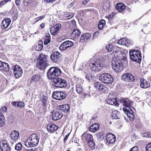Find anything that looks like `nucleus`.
Masks as SVG:
<instances>
[{
    "label": "nucleus",
    "mask_w": 151,
    "mask_h": 151,
    "mask_svg": "<svg viewBox=\"0 0 151 151\" xmlns=\"http://www.w3.org/2000/svg\"><path fill=\"white\" fill-rule=\"evenodd\" d=\"M104 60H101L96 61L91 60L89 62V67L92 71L97 73L104 68Z\"/></svg>",
    "instance_id": "1"
},
{
    "label": "nucleus",
    "mask_w": 151,
    "mask_h": 151,
    "mask_svg": "<svg viewBox=\"0 0 151 151\" xmlns=\"http://www.w3.org/2000/svg\"><path fill=\"white\" fill-rule=\"evenodd\" d=\"M39 141V139L37 134L34 133L31 134L27 140L25 141L24 144L27 147H35L37 145Z\"/></svg>",
    "instance_id": "2"
},
{
    "label": "nucleus",
    "mask_w": 151,
    "mask_h": 151,
    "mask_svg": "<svg viewBox=\"0 0 151 151\" xmlns=\"http://www.w3.org/2000/svg\"><path fill=\"white\" fill-rule=\"evenodd\" d=\"M61 73V70L55 67L50 68L48 70L47 73V76L48 78L54 81L55 79H57Z\"/></svg>",
    "instance_id": "3"
},
{
    "label": "nucleus",
    "mask_w": 151,
    "mask_h": 151,
    "mask_svg": "<svg viewBox=\"0 0 151 151\" xmlns=\"http://www.w3.org/2000/svg\"><path fill=\"white\" fill-rule=\"evenodd\" d=\"M81 137L83 141H86L87 142L89 147L93 148H94L95 143L92 135L87 133L84 132L82 135Z\"/></svg>",
    "instance_id": "4"
},
{
    "label": "nucleus",
    "mask_w": 151,
    "mask_h": 151,
    "mask_svg": "<svg viewBox=\"0 0 151 151\" xmlns=\"http://www.w3.org/2000/svg\"><path fill=\"white\" fill-rule=\"evenodd\" d=\"M130 57L133 61L139 63L142 59L141 53L138 50H132L129 51Z\"/></svg>",
    "instance_id": "5"
},
{
    "label": "nucleus",
    "mask_w": 151,
    "mask_h": 151,
    "mask_svg": "<svg viewBox=\"0 0 151 151\" xmlns=\"http://www.w3.org/2000/svg\"><path fill=\"white\" fill-rule=\"evenodd\" d=\"M99 79L101 81L106 84L111 83L113 81V77L109 74L107 73L101 74L99 77Z\"/></svg>",
    "instance_id": "6"
},
{
    "label": "nucleus",
    "mask_w": 151,
    "mask_h": 151,
    "mask_svg": "<svg viewBox=\"0 0 151 151\" xmlns=\"http://www.w3.org/2000/svg\"><path fill=\"white\" fill-rule=\"evenodd\" d=\"M112 66L116 72H121L123 69L122 64L120 60H113L112 61Z\"/></svg>",
    "instance_id": "7"
},
{
    "label": "nucleus",
    "mask_w": 151,
    "mask_h": 151,
    "mask_svg": "<svg viewBox=\"0 0 151 151\" xmlns=\"http://www.w3.org/2000/svg\"><path fill=\"white\" fill-rule=\"evenodd\" d=\"M53 82L54 83L55 86L57 88H65L67 85L66 81L60 78H57V79H55Z\"/></svg>",
    "instance_id": "8"
},
{
    "label": "nucleus",
    "mask_w": 151,
    "mask_h": 151,
    "mask_svg": "<svg viewBox=\"0 0 151 151\" xmlns=\"http://www.w3.org/2000/svg\"><path fill=\"white\" fill-rule=\"evenodd\" d=\"M53 98L56 100H61L65 99L67 96L66 93L65 92L55 91L53 93Z\"/></svg>",
    "instance_id": "9"
},
{
    "label": "nucleus",
    "mask_w": 151,
    "mask_h": 151,
    "mask_svg": "<svg viewBox=\"0 0 151 151\" xmlns=\"http://www.w3.org/2000/svg\"><path fill=\"white\" fill-rule=\"evenodd\" d=\"M12 69L13 70V74L16 78H18L22 76L23 73V70L18 65H16L14 66Z\"/></svg>",
    "instance_id": "10"
},
{
    "label": "nucleus",
    "mask_w": 151,
    "mask_h": 151,
    "mask_svg": "<svg viewBox=\"0 0 151 151\" xmlns=\"http://www.w3.org/2000/svg\"><path fill=\"white\" fill-rule=\"evenodd\" d=\"M119 101L126 108L129 109L131 107H132L133 102L132 100L129 99H128L121 98L120 99Z\"/></svg>",
    "instance_id": "11"
},
{
    "label": "nucleus",
    "mask_w": 151,
    "mask_h": 151,
    "mask_svg": "<svg viewBox=\"0 0 151 151\" xmlns=\"http://www.w3.org/2000/svg\"><path fill=\"white\" fill-rule=\"evenodd\" d=\"M121 79L127 82H132L134 80V77L130 73L123 74L122 76Z\"/></svg>",
    "instance_id": "12"
},
{
    "label": "nucleus",
    "mask_w": 151,
    "mask_h": 151,
    "mask_svg": "<svg viewBox=\"0 0 151 151\" xmlns=\"http://www.w3.org/2000/svg\"><path fill=\"white\" fill-rule=\"evenodd\" d=\"M73 45V43L70 41H66L62 43L59 47L61 50H64L68 47H72Z\"/></svg>",
    "instance_id": "13"
},
{
    "label": "nucleus",
    "mask_w": 151,
    "mask_h": 151,
    "mask_svg": "<svg viewBox=\"0 0 151 151\" xmlns=\"http://www.w3.org/2000/svg\"><path fill=\"white\" fill-rule=\"evenodd\" d=\"M0 149L2 151H10L11 147L7 142L3 141L0 143Z\"/></svg>",
    "instance_id": "14"
},
{
    "label": "nucleus",
    "mask_w": 151,
    "mask_h": 151,
    "mask_svg": "<svg viewBox=\"0 0 151 151\" xmlns=\"http://www.w3.org/2000/svg\"><path fill=\"white\" fill-rule=\"evenodd\" d=\"M123 110L130 120H133L134 117V115L131 108L129 109H127L125 107H123Z\"/></svg>",
    "instance_id": "15"
},
{
    "label": "nucleus",
    "mask_w": 151,
    "mask_h": 151,
    "mask_svg": "<svg viewBox=\"0 0 151 151\" xmlns=\"http://www.w3.org/2000/svg\"><path fill=\"white\" fill-rule=\"evenodd\" d=\"M107 143L111 144L114 143L116 140L115 136L111 133L107 134L106 135Z\"/></svg>",
    "instance_id": "16"
},
{
    "label": "nucleus",
    "mask_w": 151,
    "mask_h": 151,
    "mask_svg": "<svg viewBox=\"0 0 151 151\" xmlns=\"http://www.w3.org/2000/svg\"><path fill=\"white\" fill-rule=\"evenodd\" d=\"M61 56V54L58 51L53 52L50 55L51 60L54 62H57L60 59Z\"/></svg>",
    "instance_id": "17"
},
{
    "label": "nucleus",
    "mask_w": 151,
    "mask_h": 151,
    "mask_svg": "<svg viewBox=\"0 0 151 151\" xmlns=\"http://www.w3.org/2000/svg\"><path fill=\"white\" fill-rule=\"evenodd\" d=\"M61 27L60 24H58L52 27L50 29V32L52 35H55L58 34V31Z\"/></svg>",
    "instance_id": "18"
},
{
    "label": "nucleus",
    "mask_w": 151,
    "mask_h": 151,
    "mask_svg": "<svg viewBox=\"0 0 151 151\" xmlns=\"http://www.w3.org/2000/svg\"><path fill=\"white\" fill-rule=\"evenodd\" d=\"M58 128V126L52 123H50L47 125V130L50 133L53 132L57 130Z\"/></svg>",
    "instance_id": "19"
},
{
    "label": "nucleus",
    "mask_w": 151,
    "mask_h": 151,
    "mask_svg": "<svg viewBox=\"0 0 151 151\" xmlns=\"http://www.w3.org/2000/svg\"><path fill=\"white\" fill-rule=\"evenodd\" d=\"M95 88L98 89L99 91H101L103 92H105L106 90V88L101 83L96 82L94 83Z\"/></svg>",
    "instance_id": "20"
},
{
    "label": "nucleus",
    "mask_w": 151,
    "mask_h": 151,
    "mask_svg": "<svg viewBox=\"0 0 151 151\" xmlns=\"http://www.w3.org/2000/svg\"><path fill=\"white\" fill-rule=\"evenodd\" d=\"M140 87L142 88H149L150 86V83L146 80L143 78L140 79Z\"/></svg>",
    "instance_id": "21"
},
{
    "label": "nucleus",
    "mask_w": 151,
    "mask_h": 151,
    "mask_svg": "<svg viewBox=\"0 0 151 151\" xmlns=\"http://www.w3.org/2000/svg\"><path fill=\"white\" fill-rule=\"evenodd\" d=\"M76 91L78 94H81L84 93L85 95H88L90 96V93L89 92L87 93L86 92L84 93V91L83 89V86L78 83L76 85Z\"/></svg>",
    "instance_id": "22"
},
{
    "label": "nucleus",
    "mask_w": 151,
    "mask_h": 151,
    "mask_svg": "<svg viewBox=\"0 0 151 151\" xmlns=\"http://www.w3.org/2000/svg\"><path fill=\"white\" fill-rule=\"evenodd\" d=\"M48 65L47 62L37 61L36 63L37 67L40 70H45Z\"/></svg>",
    "instance_id": "23"
},
{
    "label": "nucleus",
    "mask_w": 151,
    "mask_h": 151,
    "mask_svg": "<svg viewBox=\"0 0 151 151\" xmlns=\"http://www.w3.org/2000/svg\"><path fill=\"white\" fill-rule=\"evenodd\" d=\"M63 116L60 112L55 111L53 112L52 119L54 120H57L62 118Z\"/></svg>",
    "instance_id": "24"
},
{
    "label": "nucleus",
    "mask_w": 151,
    "mask_h": 151,
    "mask_svg": "<svg viewBox=\"0 0 151 151\" xmlns=\"http://www.w3.org/2000/svg\"><path fill=\"white\" fill-rule=\"evenodd\" d=\"M41 76L38 73H33L32 74L30 81V83H32L34 82H36L41 78Z\"/></svg>",
    "instance_id": "25"
},
{
    "label": "nucleus",
    "mask_w": 151,
    "mask_h": 151,
    "mask_svg": "<svg viewBox=\"0 0 151 151\" xmlns=\"http://www.w3.org/2000/svg\"><path fill=\"white\" fill-rule=\"evenodd\" d=\"M11 22L9 18L5 19L2 22L1 27L2 29H5L7 28L10 25Z\"/></svg>",
    "instance_id": "26"
},
{
    "label": "nucleus",
    "mask_w": 151,
    "mask_h": 151,
    "mask_svg": "<svg viewBox=\"0 0 151 151\" xmlns=\"http://www.w3.org/2000/svg\"><path fill=\"white\" fill-rule=\"evenodd\" d=\"M19 133L17 131L14 130L10 134V138L13 140H17L19 137Z\"/></svg>",
    "instance_id": "27"
},
{
    "label": "nucleus",
    "mask_w": 151,
    "mask_h": 151,
    "mask_svg": "<svg viewBox=\"0 0 151 151\" xmlns=\"http://www.w3.org/2000/svg\"><path fill=\"white\" fill-rule=\"evenodd\" d=\"M99 124L98 123H95L92 125L89 128L90 131L94 133L96 132L99 129Z\"/></svg>",
    "instance_id": "28"
},
{
    "label": "nucleus",
    "mask_w": 151,
    "mask_h": 151,
    "mask_svg": "<svg viewBox=\"0 0 151 151\" xmlns=\"http://www.w3.org/2000/svg\"><path fill=\"white\" fill-rule=\"evenodd\" d=\"M58 109L64 112H67L69 110V106L68 104L60 105L58 106Z\"/></svg>",
    "instance_id": "29"
},
{
    "label": "nucleus",
    "mask_w": 151,
    "mask_h": 151,
    "mask_svg": "<svg viewBox=\"0 0 151 151\" xmlns=\"http://www.w3.org/2000/svg\"><path fill=\"white\" fill-rule=\"evenodd\" d=\"M11 104L12 106L20 108H22L24 106V103L23 101H12Z\"/></svg>",
    "instance_id": "30"
},
{
    "label": "nucleus",
    "mask_w": 151,
    "mask_h": 151,
    "mask_svg": "<svg viewBox=\"0 0 151 151\" xmlns=\"http://www.w3.org/2000/svg\"><path fill=\"white\" fill-rule=\"evenodd\" d=\"M107 103L111 105L118 106L119 104L116 98L109 99L107 101Z\"/></svg>",
    "instance_id": "31"
},
{
    "label": "nucleus",
    "mask_w": 151,
    "mask_h": 151,
    "mask_svg": "<svg viewBox=\"0 0 151 151\" xmlns=\"http://www.w3.org/2000/svg\"><path fill=\"white\" fill-rule=\"evenodd\" d=\"M37 61L47 62V56L42 53L40 54L38 57Z\"/></svg>",
    "instance_id": "32"
},
{
    "label": "nucleus",
    "mask_w": 151,
    "mask_h": 151,
    "mask_svg": "<svg viewBox=\"0 0 151 151\" xmlns=\"http://www.w3.org/2000/svg\"><path fill=\"white\" fill-rule=\"evenodd\" d=\"M117 48L118 49H115V50H113L114 52H113V53L114 54V56L115 57L119 58L122 57L123 52L120 50V48L118 47Z\"/></svg>",
    "instance_id": "33"
},
{
    "label": "nucleus",
    "mask_w": 151,
    "mask_h": 151,
    "mask_svg": "<svg viewBox=\"0 0 151 151\" xmlns=\"http://www.w3.org/2000/svg\"><path fill=\"white\" fill-rule=\"evenodd\" d=\"M115 8L119 12H121L125 8V5L123 3H119L116 4Z\"/></svg>",
    "instance_id": "34"
},
{
    "label": "nucleus",
    "mask_w": 151,
    "mask_h": 151,
    "mask_svg": "<svg viewBox=\"0 0 151 151\" xmlns=\"http://www.w3.org/2000/svg\"><path fill=\"white\" fill-rule=\"evenodd\" d=\"M90 37L91 36L88 33H87L83 34L82 35L80 40L81 42H83L87 40L88 39H89Z\"/></svg>",
    "instance_id": "35"
},
{
    "label": "nucleus",
    "mask_w": 151,
    "mask_h": 151,
    "mask_svg": "<svg viewBox=\"0 0 151 151\" xmlns=\"http://www.w3.org/2000/svg\"><path fill=\"white\" fill-rule=\"evenodd\" d=\"M41 100L42 102V106L44 109L46 108V105L47 104V96L43 95L41 98Z\"/></svg>",
    "instance_id": "36"
},
{
    "label": "nucleus",
    "mask_w": 151,
    "mask_h": 151,
    "mask_svg": "<svg viewBox=\"0 0 151 151\" xmlns=\"http://www.w3.org/2000/svg\"><path fill=\"white\" fill-rule=\"evenodd\" d=\"M81 32L80 31L77 29H74L72 33V36L75 39H77L80 35Z\"/></svg>",
    "instance_id": "37"
},
{
    "label": "nucleus",
    "mask_w": 151,
    "mask_h": 151,
    "mask_svg": "<svg viewBox=\"0 0 151 151\" xmlns=\"http://www.w3.org/2000/svg\"><path fill=\"white\" fill-rule=\"evenodd\" d=\"M112 117L115 119H119L120 118V115L118 111L115 110L112 112Z\"/></svg>",
    "instance_id": "38"
},
{
    "label": "nucleus",
    "mask_w": 151,
    "mask_h": 151,
    "mask_svg": "<svg viewBox=\"0 0 151 151\" xmlns=\"http://www.w3.org/2000/svg\"><path fill=\"white\" fill-rule=\"evenodd\" d=\"M50 41V35L49 33H46L45 35V38L44 41V45H47L49 43Z\"/></svg>",
    "instance_id": "39"
},
{
    "label": "nucleus",
    "mask_w": 151,
    "mask_h": 151,
    "mask_svg": "<svg viewBox=\"0 0 151 151\" xmlns=\"http://www.w3.org/2000/svg\"><path fill=\"white\" fill-rule=\"evenodd\" d=\"M2 66V70H1L2 71L7 72L9 71V68L8 63L4 62Z\"/></svg>",
    "instance_id": "40"
},
{
    "label": "nucleus",
    "mask_w": 151,
    "mask_h": 151,
    "mask_svg": "<svg viewBox=\"0 0 151 151\" xmlns=\"http://www.w3.org/2000/svg\"><path fill=\"white\" fill-rule=\"evenodd\" d=\"M106 24V22L104 19L101 20L99 22L98 28L99 29H103L104 26Z\"/></svg>",
    "instance_id": "41"
},
{
    "label": "nucleus",
    "mask_w": 151,
    "mask_h": 151,
    "mask_svg": "<svg viewBox=\"0 0 151 151\" xmlns=\"http://www.w3.org/2000/svg\"><path fill=\"white\" fill-rule=\"evenodd\" d=\"M126 40V38H122L117 41V43L120 45H125Z\"/></svg>",
    "instance_id": "42"
},
{
    "label": "nucleus",
    "mask_w": 151,
    "mask_h": 151,
    "mask_svg": "<svg viewBox=\"0 0 151 151\" xmlns=\"http://www.w3.org/2000/svg\"><path fill=\"white\" fill-rule=\"evenodd\" d=\"M15 148L16 150L20 151L22 148V144L21 143H18L16 145Z\"/></svg>",
    "instance_id": "43"
},
{
    "label": "nucleus",
    "mask_w": 151,
    "mask_h": 151,
    "mask_svg": "<svg viewBox=\"0 0 151 151\" xmlns=\"http://www.w3.org/2000/svg\"><path fill=\"white\" fill-rule=\"evenodd\" d=\"M106 48L109 52L112 51L114 48L113 45L111 44L109 45L106 46Z\"/></svg>",
    "instance_id": "44"
},
{
    "label": "nucleus",
    "mask_w": 151,
    "mask_h": 151,
    "mask_svg": "<svg viewBox=\"0 0 151 151\" xmlns=\"http://www.w3.org/2000/svg\"><path fill=\"white\" fill-rule=\"evenodd\" d=\"M65 16L68 18V19H71L74 16V14L73 13L68 12H67L65 13Z\"/></svg>",
    "instance_id": "45"
},
{
    "label": "nucleus",
    "mask_w": 151,
    "mask_h": 151,
    "mask_svg": "<svg viewBox=\"0 0 151 151\" xmlns=\"http://www.w3.org/2000/svg\"><path fill=\"white\" fill-rule=\"evenodd\" d=\"M11 0H2L0 1V7H2L3 6L6 4L8 1Z\"/></svg>",
    "instance_id": "46"
},
{
    "label": "nucleus",
    "mask_w": 151,
    "mask_h": 151,
    "mask_svg": "<svg viewBox=\"0 0 151 151\" xmlns=\"http://www.w3.org/2000/svg\"><path fill=\"white\" fill-rule=\"evenodd\" d=\"M135 127L136 128L140 129L142 127V124L141 122H139L136 123Z\"/></svg>",
    "instance_id": "47"
},
{
    "label": "nucleus",
    "mask_w": 151,
    "mask_h": 151,
    "mask_svg": "<svg viewBox=\"0 0 151 151\" xmlns=\"http://www.w3.org/2000/svg\"><path fill=\"white\" fill-rule=\"evenodd\" d=\"M145 151H151V143L147 145L145 147Z\"/></svg>",
    "instance_id": "48"
},
{
    "label": "nucleus",
    "mask_w": 151,
    "mask_h": 151,
    "mask_svg": "<svg viewBox=\"0 0 151 151\" xmlns=\"http://www.w3.org/2000/svg\"><path fill=\"white\" fill-rule=\"evenodd\" d=\"M145 137H151V133L150 132H147L144 134L142 136Z\"/></svg>",
    "instance_id": "49"
},
{
    "label": "nucleus",
    "mask_w": 151,
    "mask_h": 151,
    "mask_svg": "<svg viewBox=\"0 0 151 151\" xmlns=\"http://www.w3.org/2000/svg\"><path fill=\"white\" fill-rule=\"evenodd\" d=\"M126 42H125V46H128L130 44H131V41L128 39H127L126 38Z\"/></svg>",
    "instance_id": "50"
},
{
    "label": "nucleus",
    "mask_w": 151,
    "mask_h": 151,
    "mask_svg": "<svg viewBox=\"0 0 151 151\" xmlns=\"http://www.w3.org/2000/svg\"><path fill=\"white\" fill-rule=\"evenodd\" d=\"M137 147H134L131 148L129 151H138Z\"/></svg>",
    "instance_id": "51"
},
{
    "label": "nucleus",
    "mask_w": 151,
    "mask_h": 151,
    "mask_svg": "<svg viewBox=\"0 0 151 151\" xmlns=\"http://www.w3.org/2000/svg\"><path fill=\"white\" fill-rule=\"evenodd\" d=\"M7 107L6 106H4L2 107L1 111L3 112H6L7 111Z\"/></svg>",
    "instance_id": "52"
},
{
    "label": "nucleus",
    "mask_w": 151,
    "mask_h": 151,
    "mask_svg": "<svg viewBox=\"0 0 151 151\" xmlns=\"http://www.w3.org/2000/svg\"><path fill=\"white\" fill-rule=\"evenodd\" d=\"M55 0H44V1L46 3H50L55 1Z\"/></svg>",
    "instance_id": "53"
},
{
    "label": "nucleus",
    "mask_w": 151,
    "mask_h": 151,
    "mask_svg": "<svg viewBox=\"0 0 151 151\" xmlns=\"http://www.w3.org/2000/svg\"><path fill=\"white\" fill-rule=\"evenodd\" d=\"M70 133H68L67 135L65 136V138L64 139V142H65L67 140L68 138Z\"/></svg>",
    "instance_id": "54"
},
{
    "label": "nucleus",
    "mask_w": 151,
    "mask_h": 151,
    "mask_svg": "<svg viewBox=\"0 0 151 151\" xmlns=\"http://www.w3.org/2000/svg\"><path fill=\"white\" fill-rule=\"evenodd\" d=\"M91 75L90 74H87L86 76V78L88 80H90L91 78Z\"/></svg>",
    "instance_id": "55"
},
{
    "label": "nucleus",
    "mask_w": 151,
    "mask_h": 151,
    "mask_svg": "<svg viewBox=\"0 0 151 151\" xmlns=\"http://www.w3.org/2000/svg\"><path fill=\"white\" fill-rule=\"evenodd\" d=\"M43 16H41L37 17L36 19H37L36 21V22H37L39 20H41L43 19Z\"/></svg>",
    "instance_id": "56"
},
{
    "label": "nucleus",
    "mask_w": 151,
    "mask_h": 151,
    "mask_svg": "<svg viewBox=\"0 0 151 151\" xmlns=\"http://www.w3.org/2000/svg\"><path fill=\"white\" fill-rule=\"evenodd\" d=\"M21 0H15V3L16 4L19 5L20 4Z\"/></svg>",
    "instance_id": "57"
},
{
    "label": "nucleus",
    "mask_w": 151,
    "mask_h": 151,
    "mask_svg": "<svg viewBox=\"0 0 151 151\" xmlns=\"http://www.w3.org/2000/svg\"><path fill=\"white\" fill-rule=\"evenodd\" d=\"M4 62H3L2 61H0V70H2V68H3V64Z\"/></svg>",
    "instance_id": "58"
},
{
    "label": "nucleus",
    "mask_w": 151,
    "mask_h": 151,
    "mask_svg": "<svg viewBox=\"0 0 151 151\" xmlns=\"http://www.w3.org/2000/svg\"><path fill=\"white\" fill-rule=\"evenodd\" d=\"M89 1V0H83V4L84 5H86Z\"/></svg>",
    "instance_id": "59"
},
{
    "label": "nucleus",
    "mask_w": 151,
    "mask_h": 151,
    "mask_svg": "<svg viewBox=\"0 0 151 151\" xmlns=\"http://www.w3.org/2000/svg\"><path fill=\"white\" fill-rule=\"evenodd\" d=\"M24 151H35V150L32 148L29 149H25L24 150Z\"/></svg>",
    "instance_id": "60"
},
{
    "label": "nucleus",
    "mask_w": 151,
    "mask_h": 151,
    "mask_svg": "<svg viewBox=\"0 0 151 151\" xmlns=\"http://www.w3.org/2000/svg\"><path fill=\"white\" fill-rule=\"evenodd\" d=\"M99 34V32H95L93 35V37H96Z\"/></svg>",
    "instance_id": "61"
},
{
    "label": "nucleus",
    "mask_w": 151,
    "mask_h": 151,
    "mask_svg": "<svg viewBox=\"0 0 151 151\" xmlns=\"http://www.w3.org/2000/svg\"><path fill=\"white\" fill-rule=\"evenodd\" d=\"M40 27L42 28H44L45 27V24L42 23V24H41L40 25Z\"/></svg>",
    "instance_id": "62"
},
{
    "label": "nucleus",
    "mask_w": 151,
    "mask_h": 151,
    "mask_svg": "<svg viewBox=\"0 0 151 151\" xmlns=\"http://www.w3.org/2000/svg\"><path fill=\"white\" fill-rule=\"evenodd\" d=\"M110 15H108V16H107L106 17L108 18V19H109L110 18Z\"/></svg>",
    "instance_id": "63"
},
{
    "label": "nucleus",
    "mask_w": 151,
    "mask_h": 151,
    "mask_svg": "<svg viewBox=\"0 0 151 151\" xmlns=\"http://www.w3.org/2000/svg\"><path fill=\"white\" fill-rule=\"evenodd\" d=\"M67 151H70V150H68Z\"/></svg>",
    "instance_id": "64"
}]
</instances>
